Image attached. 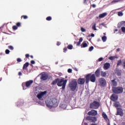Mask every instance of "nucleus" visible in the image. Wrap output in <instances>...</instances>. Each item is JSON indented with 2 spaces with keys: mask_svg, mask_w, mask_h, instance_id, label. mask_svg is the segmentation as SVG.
Here are the masks:
<instances>
[{
  "mask_svg": "<svg viewBox=\"0 0 125 125\" xmlns=\"http://www.w3.org/2000/svg\"><path fill=\"white\" fill-rule=\"evenodd\" d=\"M86 120L91 121L92 123H95L97 121V118L95 117L88 116L86 118Z\"/></svg>",
  "mask_w": 125,
  "mask_h": 125,
  "instance_id": "nucleus-10",
  "label": "nucleus"
},
{
  "mask_svg": "<svg viewBox=\"0 0 125 125\" xmlns=\"http://www.w3.org/2000/svg\"><path fill=\"white\" fill-rule=\"evenodd\" d=\"M85 78V83H88L89 82L92 83H95L96 81V77H95V74H92L89 73L86 75Z\"/></svg>",
  "mask_w": 125,
  "mask_h": 125,
  "instance_id": "nucleus-2",
  "label": "nucleus"
},
{
  "mask_svg": "<svg viewBox=\"0 0 125 125\" xmlns=\"http://www.w3.org/2000/svg\"><path fill=\"white\" fill-rule=\"evenodd\" d=\"M72 69H71V68H69L68 70H67V72H68V73H72Z\"/></svg>",
  "mask_w": 125,
  "mask_h": 125,
  "instance_id": "nucleus-45",
  "label": "nucleus"
},
{
  "mask_svg": "<svg viewBox=\"0 0 125 125\" xmlns=\"http://www.w3.org/2000/svg\"><path fill=\"white\" fill-rule=\"evenodd\" d=\"M116 58H117L116 56H111L109 57L108 59H109V60H114Z\"/></svg>",
  "mask_w": 125,
  "mask_h": 125,
  "instance_id": "nucleus-30",
  "label": "nucleus"
},
{
  "mask_svg": "<svg viewBox=\"0 0 125 125\" xmlns=\"http://www.w3.org/2000/svg\"><path fill=\"white\" fill-rule=\"evenodd\" d=\"M86 2V0H84V3H85Z\"/></svg>",
  "mask_w": 125,
  "mask_h": 125,
  "instance_id": "nucleus-61",
  "label": "nucleus"
},
{
  "mask_svg": "<svg viewBox=\"0 0 125 125\" xmlns=\"http://www.w3.org/2000/svg\"><path fill=\"white\" fill-rule=\"evenodd\" d=\"M91 36H92V37H94V34L92 33V34H91Z\"/></svg>",
  "mask_w": 125,
  "mask_h": 125,
  "instance_id": "nucleus-57",
  "label": "nucleus"
},
{
  "mask_svg": "<svg viewBox=\"0 0 125 125\" xmlns=\"http://www.w3.org/2000/svg\"><path fill=\"white\" fill-rule=\"evenodd\" d=\"M47 79H48V75L45 73L42 75L41 80H42V81H46Z\"/></svg>",
  "mask_w": 125,
  "mask_h": 125,
  "instance_id": "nucleus-17",
  "label": "nucleus"
},
{
  "mask_svg": "<svg viewBox=\"0 0 125 125\" xmlns=\"http://www.w3.org/2000/svg\"><path fill=\"white\" fill-rule=\"evenodd\" d=\"M115 73L117 74V76H121L122 75V70L119 69H117Z\"/></svg>",
  "mask_w": 125,
  "mask_h": 125,
  "instance_id": "nucleus-26",
  "label": "nucleus"
},
{
  "mask_svg": "<svg viewBox=\"0 0 125 125\" xmlns=\"http://www.w3.org/2000/svg\"><path fill=\"white\" fill-rule=\"evenodd\" d=\"M116 116L119 115L121 117H123L124 116V112L123 109L121 108H118L117 109V113L116 114Z\"/></svg>",
  "mask_w": 125,
  "mask_h": 125,
  "instance_id": "nucleus-7",
  "label": "nucleus"
},
{
  "mask_svg": "<svg viewBox=\"0 0 125 125\" xmlns=\"http://www.w3.org/2000/svg\"><path fill=\"white\" fill-rule=\"evenodd\" d=\"M117 51H120V48H118V49H117Z\"/></svg>",
  "mask_w": 125,
  "mask_h": 125,
  "instance_id": "nucleus-59",
  "label": "nucleus"
},
{
  "mask_svg": "<svg viewBox=\"0 0 125 125\" xmlns=\"http://www.w3.org/2000/svg\"><path fill=\"white\" fill-rule=\"evenodd\" d=\"M122 26H125V21H122L119 23H118L117 25V27L120 29L121 27H122Z\"/></svg>",
  "mask_w": 125,
  "mask_h": 125,
  "instance_id": "nucleus-19",
  "label": "nucleus"
},
{
  "mask_svg": "<svg viewBox=\"0 0 125 125\" xmlns=\"http://www.w3.org/2000/svg\"><path fill=\"white\" fill-rule=\"evenodd\" d=\"M52 20V18L50 16L47 17L46 18V20H47V21H51V20Z\"/></svg>",
  "mask_w": 125,
  "mask_h": 125,
  "instance_id": "nucleus-32",
  "label": "nucleus"
},
{
  "mask_svg": "<svg viewBox=\"0 0 125 125\" xmlns=\"http://www.w3.org/2000/svg\"><path fill=\"white\" fill-rule=\"evenodd\" d=\"M94 47L92 46H90L89 48V51H92L93 49H94Z\"/></svg>",
  "mask_w": 125,
  "mask_h": 125,
  "instance_id": "nucleus-39",
  "label": "nucleus"
},
{
  "mask_svg": "<svg viewBox=\"0 0 125 125\" xmlns=\"http://www.w3.org/2000/svg\"><path fill=\"white\" fill-rule=\"evenodd\" d=\"M120 65H122V60H119L117 63V67H119Z\"/></svg>",
  "mask_w": 125,
  "mask_h": 125,
  "instance_id": "nucleus-28",
  "label": "nucleus"
},
{
  "mask_svg": "<svg viewBox=\"0 0 125 125\" xmlns=\"http://www.w3.org/2000/svg\"><path fill=\"white\" fill-rule=\"evenodd\" d=\"M81 42H80V41H79V42L77 44V46H79V45H81Z\"/></svg>",
  "mask_w": 125,
  "mask_h": 125,
  "instance_id": "nucleus-50",
  "label": "nucleus"
},
{
  "mask_svg": "<svg viewBox=\"0 0 125 125\" xmlns=\"http://www.w3.org/2000/svg\"><path fill=\"white\" fill-rule=\"evenodd\" d=\"M77 86L78 81H77V80L73 79L69 82V83L68 84V87L70 88V90H71L72 91H75V90L77 89Z\"/></svg>",
  "mask_w": 125,
  "mask_h": 125,
  "instance_id": "nucleus-3",
  "label": "nucleus"
},
{
  "mask_svg": "<svg viewBox=\"0 0 125 125\" xmlns=\"http://www.w3.org/2000/svg\"><path fill=\"white\" fill-rule=\"evenodd\" d=\"M111 67V64L110 63L106 62L104 65V70H108Z\"/></svg>",
  "mask_w": 125,
  "mask_h": 125,
  "instance_id": "nucleus-18",
  "label": "nucleus"
},
{
  "mask_svg": "<svg viewBox=\"0 0 125 125\" xmlns=\"http://www.w3.org/2000/svg\"><path fill=\"white\" fill-rule=\"evenodd\" d=\"M112 92L115 94H121V93L124 92V88L123 87H112Z\"/></svg>",
  "mask_w": 125,
  "mask_h": 125,
  "instance_id": "nucleus-5",
  "label": "nucleus"
},
{
  "mask_svg": "<svg viewBox=\"0 0 125 125\" xmlns=\"http://www.w3.org/2000/svg\"><path fill=\"white\" fill-rule=\"evenodd\" d=\"M8 47L9 49H10V50H13V49H14V48L12 45L8 46Z\"/></svg>",
  "mask_w": 125,
  "mask_h": 125,
  "instance_id": "nucleus-35",
  "label": "nucleus"
},
{
  "mask_svg": "<svg viewBox=\"0 0 125 125\" xmlns=\"http://www.w3.org/2000/svg\"><path fill=\"white\" fill-rule=\"evenodd\" d=\"M81 31H82L83 32H86V30L83 27H81Z\"/></svg>",
  "mask_w": 125,
  "mask_h": 125,
  "instance_id": "nucleus-40",
  "label": "nucleus"
},
{
  "mask_svg": "<svg viewBox=\"0 0 125 125\" xmlns=\"http://www.w3.org/2000/svg\"><path fill=\"white\" fill-rule=\"evenodd\" d=\"M81 46L82 48L83 47H87L88 45L87 43H86V42H83L82 44L81 45Z\"/></svg>",
  "mask_w": 125,
  "mask_h": 125,
  "instance_id": "nucleus-25",
  "label": "nucleus"
},
{
  "mask_svg": "<svg viewBox=\"0 0 125 125\" xmlns=\"http://www.w3.org/2000/svg\"><path fill=\"white\" fill-rule=\"evenodd\" d=\"M84 83H85V79L79 78L77 81V83L78 84H84Z\"/></svg>",
  "mask_w": 125,
  "mask_h": 125,
  "instance_id": "nucleus-11",
  "label": "nucleus"
},
{
  "mask_svg": "<svg viewBox=\"0 0 125 125\" xmlns=\"http://www.w3.org/2000/svg\"><path fill=\"white\" fill-rule=\"evenodd\" d=\"M88 116H96L97 115V111L95 110H91L88 112Z\"/></svg>",
  "mask_w": 125,
  "mask_h": 125,
  "instance_id": "nucleus-13",
  "label": "nucleus"
},
{
  "mask_svg": "<svg viewBox=\"0 0 125 125\" xmlns=\"http://www.w3.org/2000/svg\"><path fill=\"white\" fill-rule=\"evenodd\" d=\"M102 40L103 42H106V41H107V37L103 36L102 38Z\"/></svg>",
  "mask_w": 125,
  "mask_h": 125,
  "instance_id": "nucleus-29",
  "label": "nucleus"
},
{
  "mask_svg": "<svg viewBox=\"0 0 125 125\" xmlns=\"http://www.w3.org/2000/svg\"><path fill=\"white\" fill-rule=\"evenodd\" d=\"M67 50H68V49L67 48V47H64L63 48V52L65 53L67 51Z\"/></svg>",
  "mask_w": 125,
  "mask_h": 125,
  "instance_id": "nucleus-46",
  "label": "nucleus"
},
{
  "mask_svg": "<svg viewBox=\"0 0 125 125\" xmlns=\"http://www.w3.org/2000/svg\"><path fill=\"white\" fill-rule=\"evenodd\" d=\"M90 109H98L100 107V104L97 101H94L90 104Z\"/></svg>",
  "mask_w": 125,
  "mask_h": 125,
  "instance_id": "nucleus-6",
  "label": "nucleus"
},
{
  "mask_svg": "<svg viewBox=\"0 0 125 125\" xmlns=\"http://www.w3.org/2000/svg\"><path fill=\"white\" fill-rule=\"evenodd\" d=\"M113 105L116 108H118V107L121 106V104H120V102L117 101L115 102V103L113 104Z\"/></svg>",
  "mask_w": 125,
  "mask_h": 125,
  "instance_id": "nucleus-22",
  "label": "nucleus"
},
{
  "mask_svg": "<svg viewBox=\"0 0 125 125\" xmlns=\"http://www.w3.org/2000/svg\"><path fill=\"white\" fill-rule=\"evenodd\" d=\"M34 83V81L33 80H29L28 81L26 82L25 83H24L22 84V85H25L26 87H30V86Z\"/></svg>",
  "mask_w": 125,
  "mask_h": 125,
  "instance_id": "nucleus-9",
  "label": "nucleus"
},
{
  "mask_svg": "<svg viewBox=\"0 0 125 125\" xmlns=\"http://www.w3.org/2000/svg\"><path fill=\"white\" fill-rule=\"evenodd\" d=\"M121 30L123 33H125V27H122Z\"/></svg>",
  "mask_w": 125,
  "mask_h": 125,
  "instance_id": "nucleus-42",
  "label": "nucleus"
},
{
  "mask_svg": "<svg viewBox=\"0 0 125 125\" xmlns=\"http://www.w3.org/2000/svg\"><path fill=\"white\" fill-rule=\"evenodd\" d=\"M35 63H36V62H35V61H34V60L31 61V64H35Z\"/></svg>",
  "mask_w": 125,
  "mask_h": 125,
  "instance_id": "nucleus-51",
  "label": "nucleus"
},
{
  "mask_svg": "<svg viewBox=\"0 0 125 125\" xmlns=\"http://www.w3.org/2000/svg\"><path fill=\"white\" fill-rule=\"evenodd\" d=\"M108 15V13L105 12L103 13V14H101L99 16V18L100 19H101V18H104V17H106V16Z\"/></svg>",
  "mask_w": 125,
  "mask_h": 125,
  "instance_id": "nucleus-20",
  "label": "nucleus"
},
{
  "mask_svg": "<svg viewBox=\"0 0 125 125\" xmlns=\"http://www.w3.org/2000/svg\"><path fill=\"white\" fill-rule=\"evenodd\" d=\"M17 27H21V22H17L16 23Z\"/></svg>",
  "mask_w": 125,
  "mask_h": 125,
  "instance_id": "nucleus-36",
  "label": "nucleus"
},
{
  "mask_svg": "<svg viewBox=\"0 0 125 125\" xmlns=\"http://www.w3.org/2000/svg\"><path fill=\"white\" fill-rule=\"evenodd\" d=\"M68 49H73V45L69 44L67 46Z\"/></svg>",
  "mask_w": 125,
  "mask_h": 125,
  "instance_id": "nucleus-33",
  "label": "nucleus"
},
{
  "mask_svg": "<svg viewBox=\"0 0 125 125\" xmlns=\"http://www.w3.org/2000/svg\"><path fill=\"white\" fill-rule=\"evenodd\" d=\"M17 62H22V60H21V58H19L17 59Z\"/></svg>",
  "mask_w": 125,
  "mask_h": 125,
  "instance_id": "nucleus-44",
  "label": "nucleus"
},
{
  "mask_svg": "<svg viewBox=\"0 0 125 125\" xmlns=\"http://www.w3.org/2000/svg\"><path fill=\"white\" fill-rule=\"evenodd\" d=\"M92 29L94 30V31H96L97 29H96V23L94 24V25L92 27Z\"/></svg>",
  "mask_w": 125,
  "mask_h": 125,
  "instance_id": "nucleus-31",
  "label": "nucleus"
},
{
  "mask_svg": "<svg viewBox=\"0 0 125 125\" xmlns=\"http://www.w3.org/2000/svg\"><path fill=\"white\" fill-rule=\"evenodd\" d=\"M63 106H65V105H64V104H61L60 106V107H61V108H63Z\"/></svg>",
  "mask_w": 125,
  "mask_h": 125,
  "instance_id": "nucleus-55",
  "label": "nucleus"
},
{
  "mask_svg": "<svg viewBox=\"0 0 125 125\" xmlns=\"http://www.w3.org/2000/svg\"><path fill=\"white\" fill-rule=\"evenodd\" d=\"M29 57H30V55H29L28 54H26L25 55V58H29Z\"/></svg>",
  "mask_w": 125,
  "mask_h": 125,
  "instance_id": "nucleus-48",
  "label": "nucleus"
},
{
  "mask_svg": "<svg viewBox=\"0 0 125 125\" xmlns=\"http://www.w3.org/2000/svg\"><path fill=\"white\" fill-rule=\"evenodd\" d=\"M118 16H123L124 15V14L122 12H118Z\"/></svg>",
  "mask_w": 125,
  "mask_h": 125,
  "instance_id": "nucleus-34",
  "label": "nucleus"
},
{
  "mask_svg": "<svg viewBox=\"0 0 125 125\" xmlns=\"http://www.w3.org/2000/svg\"><path fill=\"white\" fill-rule=\"evenodd\" d=\"M118 98L119 97H118V95L116 94H113L110 97L111 100L113 102H116V101L118 100Z\"/></svg>",
  "mask_w": 125,
  "mask_h": 125,
  "instance_id": "nucleus-8",
  "label": "nucleus"
},
{
  "mask_svg": "<svg viewBox=\"0 0 125 125\" xmlns=\"http://www.w3.org/2000/svg\"><path fill=\"white\" fill-rule=\"evenodd\" d=\"M21 18H23V19H28V16L23 15V16H21Z\"/></svg>",
  "mask_w": 125,
  "mask_h": 125,
  "instance_id": "nucleus-37",
  "label": "nucleus"
},
{
  "mask_svg": "<svg viewBox=\"0 0 125 125\" xmlns=\"http://www.w3.org/2000/svg\"><path fill=\"white\" fill-rule=\"evenodd\" d=\"M103 61V58H100L99 59H98V61L99 62H101V61Z\"/></svg>",
  "mask_w": 125,
  "mask_h": 125,
  "instance_id": "nucleus-47",
  "label": "nucleus"
},
{
  "mask_svg": "<svg viewBox=\"0 0 125 125\" xmlns=\"http://www.w3.org/2000/svg\"><path fill=\"white\" fill-rule=\"evenodd\" d=\"M45 103L46 104V106H47L48 108H49V109L57 107L59 104L57 99L55 98H48L45 101Z\"/></svg>",
  "mask_w": 125,
  "mask_h": 125,
  "instance_id": "nucleus-1",
  "label": "nucleus"
},
{
  "mask_svg": "<svg viewBox=\"0 0 125 125\" xmlns=\"http://www.w3.org/2000/svg\"><path fill=\"white\" fill-rule=\"evenodd\" d=\"M13 30H17V29H18V27H17V25H14L12 27Z\"/></svg>",
  "mask_w": 125,
  "mask_h": 125,
  "instance_id": "nucleus-38",
  "label": "nucleus"
},
{
  "mask_svg": "<svg viewBox=\"0 0 125 125\" xmlns=\"http://www.w3.org/2000/svg\"><path fill=\"white\" fill-rule=\"evenodd\" d=\"M107 125H110V122H108Z\"/></svg>",
  "mask_w": 125,
  "mask_h": 125,
  "instance_id": "nucleus-58",
  "label": "nucleus"
},
{
  "mask_svg": "<svg viewBox=\"0 0 125 125\" xmlns=\"http://www.w3.org/2000/svg\"><path fill=\"white\" fill-rule=\"evenodd\" d=\"M1 80H2L1 78H0V82H1Z\"/></svg>",
  "mask_w": 125,
  "mask_h": 125,
  "instance_id": "nucleus-62",
  "label": "nucleus"
},
{
  "mask_svg": "<svg viewBox=\"0 0 125 125\" xmlns=\"http://www.w3.org/2000/svg\"><path fill=\"white\" fill-rule=\"evenodd\" d=\"M60 44H61V42H58L57 43V45L59 46V45H60Z\"/></svg>",
  "mask_w": 125,
  "mask_h": 125,
  "instance_id": "nucleus-53",
  "label": "nucleus"
},
{
  "mask_svg": "<svg viewBox=\"0 0 125 125\" xmlns=\"http://www.w3.org/2000/svg\"><path fill=\"white\" fill-rule=\"evenodd\" d=\"M59 80V78L56 79L54 81H53L51 83V84L52 85H55V84H56V83H58Z\"/></svg>",
  "mask_w": 125,
  "mask_h": 125,
  "instance_id": "nucleus-24",
  "label": "nucleus"
},
{
  "mask_svg": "<svg viewBox=\"0 0 125 125\" xmlns=\"http://www.w3.org/2000/svg\"><path fill=\"white\" fill-rule=\"evenodd\" d=\"M102 115V117L104 118V120L106 121V122H110V120H109V118H108L107 114H106L105 112H103Z\"/></svg>",
  "mask_w": 125,
  "mask_h": 125,
  "instance_id": "nucleus-16",
  "label": "nucleus"
},
{
  "mask_svg": "<svg viewBox=\"0 0 125 125\" xmlns=\"http://www.w3.org/2000/svg\"><path fill=\"white\" fill-rule=\"evenodd\" d=\"M116 32H118V29H116L114 30V33H116Z\"/></svg>",
  "mask_w": 125,
  "mask_h": 125,
  "instance_id": "nucleus-56",
  "label": "nucleus"
},
{
  "mask_svg": "<svg viewBox=\"0 0 125 125\" xmlns=\"http://www.w3.org/2000/svg\"><path fill=\"white\" fill-rule=\"evenodd\" d=\"M116 81L117 79H116V78H114L113 80H111V84L112 86H115V87H116V86L118 85V82H117Z\"/></svg>",
  "mask_w": 125,
  "mask_h": 125,
  "instance_id": "nucleus-15",
  "label": "nucleus"
},
{
  "mask_svg": "<svg viewBox=\"0 0 125 125\" xmlns=\"http://www.w3.org/2000/svg\"><path fill=\"white\" fill-rule=\"evenodd\" d=\"M67 80H63V79H59L58 83H57L58 86H62V89L64 90L66 88V84H67Z\"/></svg>",
  "mask_w": 125,
  "mask_h": 125,
  "instance_id": "nucleus-4",
  "label": "nucleus"
},
{
  "mask_svg": "<svg viewBox=\"0 0 125 125\" xmlns=\"http://www.w3.org/2000/svg\"><path fill=\"white\" fill-rule=\"evenodd\" d=\"M83 41V38L81 37L79 39V42H82Z\"/></svg>",
  "mask_w": 125,
  "mask_h": 125,
  "instance_id": "nucleus-49",
  "label": "nucleus"
},
{
  "mask_svg": "<svg viewBox=\"0 0 125 125\" xmlns=\"http://www.w3.org/2000/svg\"><path fill=\"white\" fill-rule=\"evenodd\" d=\"M19 76H22V72H19L18 73Z\"/></svg>",
  "mask_w": 125,
  "mask_h": 125,
  "instance_id": "nucleus-54",
  "label": "nucleus"
},
{
  "mask_svg": "<svg viewBox=\"0 0 125 125\" xmlns=\"http://www.w3.org/2000/svg\"><path fill=\"white\" fill-rule=\"evenodd\" d=\"M100 83L101 86H104L106 84V80L105 79L102 78L99 79Z\"/></svg>",
  "mask_w": 125,
  "mask_h": 125,
  "instance_id": "nucleus-12",
  "label": "nucleus"
},
{
  "mask_svg": "<svg viewBox=\"0 0 125 125\" xmlns=\"http://www.w3.org/2000/svg\"><path fill=\"white\" fill-rule=\"evenodd\" d=\"M95 75L97 78L100 76V69H98L95 72Z\"/></svg>",
  "mask_w": 125,
  "mask_h": 125,
  "instance_id": "nucleus-21",
  "label": "nucleus"
},
{
  "mask_svg": "<svg viewBox=\"0 0 125 125\" xmlns=\"http://www.w3.org/2000/svg\"><path fill=\"white\" fill-rule=\"evenodd\" d=\"M30 57H31V58H32V59H33V58H34V57L33 56H30Z\"/></svg>",
  "mask_w": 125,
  "mask_h": 125,
  "instance_id": "nucleus-60",
  "label": "nucleus"
},
{
  "mask_svg": "<svg viewBox=\"0 0 125 125\" xmlns=\"http://www.w3.org/2000/svg\"><path fill=\"white\" fill-rule=\"evenodd\" d=\"M119 1H121V0H113L111 2L113 3V2H119Z\"/></svg>",
  "mask_w": 125,
  "mask_h": 125,
  "instance_id": "nucleus-41",
  "label": "nucleus"
},
{
  "mask_svg": "<svg viewBox=\"0 0 125 125\" xmlns=\"http://www.w3.org/2000/svg\"><path fill=\"white\" fill-rule=\"evenodd\" d=\"M45 94H46V91H45L44 92H42L41 93H40V94L37 95L38 99H42V97L43 96V95H44Z\"/></svg>",
  "mask_w": 125,
  "mask_h": 125,
  "instance_id": "nucleus-14",
  "label": "nucleus"
},
{
  "mask_svg": "<svg viewBox=\"0 0 125 125\" xmlns=\"http://www.w3.org/2000/svg\"><path fill=\"white\" fill-rule=\"evenodd\" d=\"M92 7H93L94 8H95V7H96V5L93 4L92 5Z\"/></svg>",
  "mask_w": 125,
  "mask_h": 125,
  "instance_id": "nucleus-52",
  "label": "nucleus"
},
{
  "mask_svg": "<svg viewBox=\"0 0 125 125\" xmlns=\"http://www.w3.org/2000/svg\"><path fill=\"white\" fill-rule=\"evenodd\" d=\"M28 67H29V62H27L23 64L22 69L23 70H26Z\"/></svg>",
  "mask_w": 125,
  "mask_h": 125,
  "instance_id": "nucleus-23",
  "label": "nucleus"
},
{
  "mask_svg": "<svg viewBox=\"0 0 125 125\" xmlns=\"http://www.w3.org/2000/svg\"><path fill=\"white\" fill-rule=\"evenodd\" d=\"M101 77L105 78L106 76H107V73H106V72L101 71Z\"/></svg>",
  "mask_w": 125,
  "mask_h": 125,
  "instance_id": "nucleus-27",
  "label": "nucleus"
},
{
  "mask_svg": "<svg viewBox=\"0 0 125 125\" xmlns=\"http://www.w3.org/2000/svg\"><path fill=\"white\" fill-rule=\"evenodd\" d=\"M74 43H77V42H74Z\"/></svg>",
  "mask_w": 125,
  "mask_h": 125,
  "instance_id": "nucleus-63",
  "label": "nucleus"
},
{
  "mask_svg": "<svg viewBox=\"0 0 125 125\" xmlns=\"http://www.w3.org/2000/svg\"><path fill=\"white\" fill-rule=\"evenodd\" d=\"M10 52V51H9V50H8V49H6L5 50L6 54H9Z\"/></svg>",
  "mask_w": 125,
  "mask_h": 125,
  "instance_id": "nucleus-43",
  "label": "nucleus"
}]
</instances>
